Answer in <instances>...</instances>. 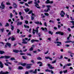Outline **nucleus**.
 Returning a JSON list of instances; mask_svg holds the SVG:
<instances>
[{
	"label": "nucleus",
	"mask_w": 74,
	"mask_h": 74,
	"mask_svg": "<svg viewBox=\"0 0 74 74\" xmlns=\"http://www.w3.org/2000/svg\"><path fill=\"white\" fill-rule=\"evenodd\" d=\"M38 29H39V27H38L36 28V30H34V29H33L32 33L33 35H34L35 34V33L36 32H38Z\"/></svg>",
	"instance_id": "f257e3e1"
},
{
	"label": "nucleus",
	"mask_w": 74,
	"mask_h": 74,
	"mask_svg": "<svg viewBox=\"0 0 74 74\" xmlns=\"http://www.w3.org/2000/svg\"><path fill=\"white\" fill-rule=\"evenodd\" d=\"M5 3V2L3 1L1 2V6H0V8L1 9H4L5 8V5L4 4V3Z\"/></svg>",
	"instance_id": "f03ea898"
},
{
	"label": "nucleus",
	"mask_w": 74,
	"mask_h": 74,
	"mask_svg": "<svg viewBox=\"0 0 74 74\" xmlns=\"http://www.w3.org/2000/svg\"><path fill=\"white\" fill-rule=\"evenodd\" d=\"M46 7L48 8V9L47 10H45L44 11L46 12H48V11H50V8H52V6L51 5H47Z\"/></svg>",
	"instance_id": "7ed1b4c3"
},
{
	"label": "nucleus",
	"mask_w": 74,
	"mask_h": 74,
	"mask_svg": "<svg viewBox=\"0 0 74 74\" xmlns=\"http://www.w3.org/2000/svg\"><path fill=\"white\" fill-rule=\"evenodd\" d=\"M11 57L10 56H2L0 57V59H2L3 58H5V59H8L10 58Z\"/></svg>",
	"instance_id": "20e7f679"
},
{
	"label": "nucleus",
	"mask_w": 74,
	"mask_h": 74,
	"mask_svg": "<svg viewBox=\"0 0 74 74\" xmlns=\"http://www.w3.org/2000/svg\"><path fill=\"white\" fill-rule=\"evenodd\" d=\"M56 34H60L61 36H63L64 35V33L61 32H58L56 33Z\"/></svg>",
	"instance_id": "39448f33"
},
{
	"label": "nucleus",
	"mask_w": 74,
	"mask_h": 74,
	"mask_svg": "<svg viewBox=\"0 0 74 74\" xmlns=\"http://www.w3.org/2000/svg\"><path fill=\"white\" fill-rule=\"evenodd\" d=\"M53 1H50L49 0H47V1H45V3L46 4H53Z\"/></svg>",
	"instance_id": "423d86ee"
},
{
	"label": "nucleus",
	"mask_w": 74,
	"mask_h": 74,
	"mask_svg": "<svg viewBox=\"0 0 74 74\" xmlns=\"http://www.w3.org/2000/svg\"><path fill=\"white\" fill-rule=\"evenodd\" d=\"M32 65H33V64H27V69H30L31 67L30 66H32Z\"/></svg>",
	"instance_id": "0eeeda50"
},
{
	"label": "nucleus",
	"mask_w": 74,
	"mask_h": 74,
	"mask_svg": "<svg viewBox=\"0 0 74 74\" xmlns=\"http://www.w3.org/2000/svg\"><path fill=\"white\" fill-rule=\"evenodd\" d=\"M47 66L48 67H49V69H54V67H52V65L50 64H48Z\"/></svg>",
	"instance_id": "6e6552de"
},
{
	"label": "nucleus",
	"mask_w": 74,
	"mask_h": 74,
	"mask_svg": "<svg viewBox=\"0 0 74 74\" xmlns=\"http://www.w3.org/2000/svg\"><path fill=\"white\" fill-rule=\"evenodd\" d=\"M34 4L36 5H35V7H37V8H40V7H39V5L38 4L37 2L36 1H35L34 2Z\"/></svg>",
	"instance_id": "1a4fd4ad"
},
{
	"label": "nucleus",
	"mask_w": 74,
	"mask_h": 74,
	"mask_svg": "<svg viewBox=\"0 0 74 74\" xmlns=\"http://www.w3.org/2000/svg\"><path fill=\"white\" fill-rule=\"evenodd\" d=\"M13 52H15V53H18V52H19L21 53H22V51L21 50H20L19 51L18 50H13Z\"/></svg>",
	"instance_id": "9d476101"
},
{
	"label": "nucleus",
	"mask_w": 74,
	"mask_h": 74,
	"mask_svg": "<svg viewBox=\"0 0 74 74\" xmlns=\"http://www.w3.org/2000/svg\"><path fill=\"white\" fill-rule=\"evenodd\" d=\"M8 74V72H3V71L0 72V74Z\"/></svg>",
	"instance_id": "9b49d317"
},
{
	"label": "nucleus",
	"mask_w": 74,
	"mask_h": 74,
	"mask_svg": "<svg viewBox=\"0 0 74 74\" xmlns=\"http://www.w3.org/2000/svg\"><path fill=\"white\" fill-rule=\"evenodd\" d=\"M41 29L42 30H44L45 32H47V28L46 27H45L44 28L43 27H42L41 28Z\"/></svg>",
	"instance_id": "f8f14e48"
},
{
	"label": "nucleus",
	"mask_w": 74,
	"mask_h": 74,
	"mask_svg": "<svg viewBox=\"0 0 74 74\" xmlns=\"http://www.w3.org/2000/svg\"><path fill=\"white\" fill-rule=\"evenodd\" d=\"M38 41H39L37 40L32 39L31 40V42L32 43L34 42H38Z\"/></svg>",
	"instance_id": "ddd939ff"
},
{
	"label": "nucleus",
	"mask_w": 74,
	"mask_h": 74,
	"mask_svg": "<svg viewBox=\"0 0 74 74\" xmlns=\"http://www.w3.org/2000/svg\"><path fill=\"white\" fill-rule=\"evenodd\" d=\"M45 58L46 59H49V60H52L53 59H52V58H50V57H45Z\"/></svg>",
	"instance_id": "4468645a"
},
{
	"label": "nucleus",
	"mask_w": 74,
	"mask_h": 74,
	"mask_svg": "<svg viewBox=\"0 0 74 74\" xmlns=\"http://www.w3.org/2000/svg\"><path fill=\"white\" fill-rule=\"evenodd\" d=\"M35 23L36 24H40V25H42V23H41V22H40H40H39V21H37L35 22Z\"/></svg>",
	"instance_id": "2eb2a0df"
},
{
	"label": "nucleus",
	"mask_w": 74,
	"mask_h": 74,
	"mask_svg": "<svg viewBox=\"0 0 74 74\" xmlns=\"http://www.w3.org/2000/svg\"><path fill=\"white\" fill-rule=\"evenodd\" d=\"M55 44H59L60 45H62V42L59 41H56L54 42Z\"/></svg>",
	"instance_id": "dca6fc26"
},
{
	"label": "nucleus",
	"mask_w": 74,
	"mask_h": 74,
	"mask_svg": "<svg viewBox=\"0 0 74 74\" xmlns=\"http://www.w3.org/2000/svg\"><path fill=\"white\" fill-rule=\"evenodd\" d=\"M60 15H65V13L64 12L63 10H62L61 12Z\"/></svg>",
	"instance_id": "f3484780"
},
{
	"label": "nucleus",
	"mask_w": 74,
	"mask_h": 74,
	"mask_svg": "<svg viewBox=\"0 0 74 74\" xmlns=\"http://www.w3.org/2000/svg\"><path fill=\"white\" fill-rule=\"evenodd\" d=\"M5 53V52L4 51H0V54H1V55L3 54V53Z\"/></svg>",
	"instance_id": "a211bd4d"
},
{
	"label": "nucleus",
	"mask_w": 74,
	"mask_h": 74,
	"mask_svg": "<svg viewBox=\"0 0 74 74\" xmlns=\"http://www.w3.org/2000/svg\"><path fill=\"white\" fill-rule=\"evenodd\" d=\"M13 6L14 8H17V5L15 3H13Z\"/></svg>",
	"instance_id": "6ab92c4d"
},
{
	"label": "nucleus",
	"mask_w": 74,
	"mask_h": 74,
	"mask_svg": "<svg viewBox=\"0 0 74 74\" xmlns=\"http://www.w3.org/2000/svg\"><path fill=\"white\" fill-rule=\"evenodd\" d=\"M22 24V22H18L17 23V25H21Z\"/></svg>",
	"instance_id": "aec40b11"
},
{
	"label": "nucleus",
	"mask_w": 74,
	"mask_h": 74,
	"mask_svg": "<svg viewBox=\"0 0 74 74\" xmlns=\"http://www.w3.org/2000/svg\"><path fill=\"white\" fill-rule=\"evenodd\" d=\"M30 10L29 9L27 8L26 9H25V11L26 12H27Z\"/></svg>",
	"instance_id": "412c9836"
},
{
	"label": "nucleus",
	"mask_w": 74,
	"mask_h": 74,
	"mask_svg": "<svg viewBox=\"0 0 74 74\" xmlns=\"http://www.w3.org/2000/svg\"><path fill=\"white\" fill-rule=\"evenodd\" d=\"M38 33V32H36V35H38V36L39 37H40L41 36V34H40V33Z\"/></svg>",
	"instance_id": "4be33fe9"
},
{
	"label": "nucleus",
	"mask_w": 74,
	"mask_h": 74,
	"mask_svg": "<svg viewBox=\"0 0 74 74\" xmlns=\"http://www.w3.org/2000/svg\"><path fill=\"white\" fill-rule=\"evenodd\" d=\"M5 61H6V62L7 63H8V64H11V63L10 62H8V60H6Z\"/></svg>",
	"instance_id": "5701e85b"
},
{
	"label": "nucleus",
	"mask_w": 74,
	"mask_h": 74,
	"mask_svg": "<svg viewBox=\"0 0 74 74\" xmlns=\"http://www.w3.org/2000/svg\"><path fill=\"white\" fill-rule=\"evenodd\" d=\"M33 47H32L31 48L29 49V51H33Z\"/></svg>",
	"instance_id": "b1692460"
},
{
	"label": "nucleus",
	"mask_w": 74,
	"mask_h": 74,
	"mask_svg": "<svg viewBox=\"0 0 74 74\" xmlns=\"http://www.w3.org/2000/svg\"><path fill=\"white\" fill-rule=\"evenodd\" d=\"M68 53H70V54H72V55H74V53H72L70 51H68Z\"/></svg>",
	"instance_id": "393cba45"
},
{
	"label": "nucleus",
	"mask_w": 74,
	"mask_h": 74,
	"mask_svg": "<svg viewBox=\"0 0 74 74\" xmlns=\"http://www.w3.org/2000/svg\"><path fill=\"white\" fill-rule=\"evenodd\" d=\"M11 29L12 30H14V27L12 25H11Z\"/></svg>",
	"instance_id": "a878e982"
},
{
	"label": "nucleus",
	"mask_w": 74,
	"mask_h": 74,
	"mask_svg": "<svg viewBox=\"0 0 74 74\" xmlns=\"http://www.w3.org/2000/svg\"><path fill=\"white\" fill-rule=\"evenodd\" d=\"M6 45L8 46L9 47H10L11 46V44L9 43H6Z\"/></svg>",
	"instance_id": "bb28decb"
},
{
	"label": "nucleus",
	"mask_w": 74,
	"mask_h": 74,
	"mask_svg": "<svg viewBox=\"0 0 74 74\" xmlns=\"http://www.w3.org/2000/svg\"><path fill=\"white\" fill-rule=\"evenodd\" d=\"M18 69L19 70H22L23 69V67L21 66H19L18 67Z\"/></svg>",
	"instance_id": "cd10ccee"
},
{
	"label": "nucleus",
	"mask_w": 74,
	"mask_h": 74,
	"mask_svg": "<svg viewBox=\"0 0 74 74\" xmlns=\"http://www.w3.org/2000/svg\"><path fill=\"white\" fill-rule=\"evenodd\" d=\"M45 71L46 72H47V71H48V72H51V71L50 70L47 69L45 70Z\"/></svg>",
	"instance_id": "c85d7f7f"
},
{
	"label": "nucleus",
	"mask_w": 74,
	"mask_h": 74,
	"mask_svg": "<svg viewBox=\"0 0 74 74\" xmlns=\"http://www.w3.org/2000/svg\"><path fill=\"white\" fill-rule=\"evenodd\" d=\"M41 18H45V16L43 15V14H41Z\"/></svg>",
	"instance_id": "c756f323"
},
{
	"label": "nucleus",
	"mask_w": 74,
	"mask_h": 74,
	"mask_svg": "<svg viewBox=\"0 0 74 74\" xmlns=\"http://www.w3.org/2000/svg\"><path fill=\"white\" fill-rule=\"evenodd\" d=\"M67 30L68 32H71V29H70V28H67Z\"/></svg>",
	"instance_id": "7c9ffc66"
},
{
	"label": "nucleus",
	"mask_w": 74,
	"mask_h": 74,
	"mask_svg": "<svg viewBox=\"0 0 74 74\" xmlns=\"http://www.w3.org/2000/svg\"><path fill=\"white\" fill-rule=\"evenodd\" d=\"M21 64V66H26V64L25 63H22Z\"/></svg>",
	"instance_id": "2f4dec72"
},
{
	"label": "nucleus",
	"mask_w": 74,
	"mask_h": 74,
	"mask_svg": "<svg viewBox=\"0 0 74 74\" xmlns=\"http://www.w3.org/2000/svg\"><path fill=\"white\" fill-rule=\"evenodd\" d=\"M24 26L25 27V28H29V26L27 25H24Z\"/></svg>",
	"instance_id": "473e14b6"
},
{
	"label": "nucleus",
	"mask_w": 74,
	"mask_h": 74,
	"mask_svg": "<svg viewBox=\"0 0 74 74\" xmlns=\"http://www.w3.org/2000/svg\"><path fill=\"white\" fill-rule=\"evenodd\" d=\"M33 73L34 74H36L37 73V69H35V71H33Z\"/></svg>",
	"instance_id": "72a5a7b5"
},
{
	"label": "nucleus",
	"mask_w": 74,
	"mask_h": 74,
	"mask_svg": "<svg viewBox=\"0 0 74 74\" xmlns=\"http://www.w3.org/2000/svg\"><path fill=\"white\" fill-rule=\"evenodd\" d=\"M11 40L12 41H14L15 40V39L14 37H12L11 38Z\"/></svg>",
	"instance_id": "f704fd0d"
},
{
	"label": "nucleus",
	"mask_w": 74,
	"mask_h": 74,
	"mask_svg": "<svg viewBox=\"0 0 74 74\" xmlns=\"http://www.w3.org/2000/svg\"><path fill=\"white\" fill-rule=\"evenodd\" d=\"M22 43L24 44H26L27 43V42L25 41H23L22 42Z\"/></svg>",
	"instance_id": "c9c22d12"
},
{
	"label": "nucleus",
	"mask_w": 74,
	"mask_h": 74,
	"mask_svg": "<svg viewBox=\"0 0 74 74\" xmlns=\"http://www.w3.org/2000/svg\"><path fill=\"white\" fill-rule=\"evenodd\" d=\"M44 14H45V15H46V16H48L49 15V14H48V13H44Z\"/></svg>",
	"instance_id": "e433bc0d"
},
{
	"label": "nucleus",
	"mask_w": 74,
	"mask_h": 74,
	"mask_svg": "<svg viewBox=\"0 0 74 74\" xmlns=\"http://www.w3.org/2000/svg\"><path fill=\"white\" fill-rule=\"evenodd\" d=\"M4 30V28H3L1 29V31L2 32H3Z\"/></svg>",
	"instance_id": "4c0bfd02"
},
{
	"label": "nucleus",
	"mask_w": 74,
	"mask_h": 74,
	"mask_svg": "<svg viewBox=\"0 0 74 74\" xmlns=\"http://www.w3.org/2000/svg\"><path fill=\"white\" fill-rule=\"evenodd\" d=\"M5 27H7V26H9V24L8 23H6V25H5Z\"/></svg>",
	"instance_id": "58836bf2"
},
{
	"label": "nucleus",
	"mask_w": 74,
	"mask_h": 74,
	"mask_svg": "<svg viewBox=\"0 0 74 74\" xmlns=\"http://www.w3.org/2000/svg\"><path fill=\"white\" fill-rule=\"evenodd\" d=\"M49 23H53V22H54V21H53V20H50V21H49Z\"/></svg>",
	"instance_id": "ea45409f"
},
{
	"label": "nucleus",
	"mask_w": 74,
	"mask_h": 74,
	"mask_svg": "<svg viewBox=\"0 0 74 74\" xmlns=\"http://www.w3.org/2000/svg\"><path fill=\"white\" fill-rule=\"evenodd\" d=\"M68 66H71V64L70 63H69L67 64Z\"/></svg>",
	"instance_id": "a19ab883"
},
{
	"label": "nucleus",
	"mask_w": 74,
	"mask_h": 74,
	"mask_svg": "<svg viewBox=\"0 0 74 74\" xmlns=\"http://www.w3.org/2000/svg\"><path fill=\"white\" fill-rule=\"evenodd\" d=\"M49 34H51V35H52V34H53V33L51 31H49Z\"/></svg>",
	"instance_id": "79ce46f5"
},
{
	"label": "nucleus",
	"mask_w": 74,
	"mask_h": 74,
	"mask_svg": "<svg viewBox=\"0 0 74 74\" xmlns=\"http://www.w3.org/2000/svg\"><path fill=\"white\" fill-rule=\"evenodd\" d=\"M32 2H33V1H29L28 3L29 4H32Z\"/></svg>",
	"instance_id": "37998d69"
},
{
	"label": "nucleus",
	"mask_w": 74,
	"mask_h": 74,
	"mask_svg": "<svg viewBox=\"0 0 74 74\" xmlns=\"http://www.w3.org/2000/svg\"><path fill=\"white\" fill-rule=\"evenodd\" d=\"M63 72L64 73H67V70H65L63 71Z\"/></svg>",
	"instance_id": "c03bdc74"
},
{
	"label": "nucleus",
	"mask_w": 74,
	"mask_h": 74,
	"mask_svg": "<svg viewBox=\"0 0 74 74\" xmlns=\"http://www.w3.org/2000/svg\"><path fill=\"white\" fill-rule=\"evenodd\" d=\"M33 12V11L32 10H31V11H29V12H28V14H30L31 13H32Z\"/></svg>",
	"instance_id": "a18cd8bd"
},
{
	"label": "nucleus",
	"mask_w": 74,
	"mask_h": 74,
	"mask_svg": "<svg viewBox=\"0 0 74 74\" xmlns=\"http://www.w3.org/2000/svg\"><path fill=\"white\" fill-rule=\"evenodd\" d=\"M6 4H7V5H10L11 4L9 2H7L6 3Z\"/></svg>",
	"instance_id": "49530a36"
},
{
	"label": "nucleus",
	"mask_w": 74,
	"mask_h": 74,
	"mask_svg": "<svg viewBox=\"0 0 74 74\" xmlns=\"http://www.w3.org/2000/svg\"><path fill=\"white\" fill-rule=\"evenodd\" d=\"M11 60H15V58H10Z\"/></svg>",
	"instance_id": "de8ad7c7"
},
{
	"label": "nucleus",
	"mask_w": 74,
	"mask_h": 74,
	"mask_svg": "<svg viewBox=\"0 0 74 74\" xmlns=\"http://www.w3.org/2000/svg\"><path fill=\"white\" fill-rule=\"evenodd\" d=\"M20 18L21 20H23V17L22 16H20Z\"/></svg>",
	"instance_id": "09e8293b"
},
{
	"label": "nucleus",
	"mask_w": 74,
	"mask_h": 74,
	"mask_svg": "<svg viewBox=\"0 0 74 74\" xmlns=\"http://www.w3.org/2000/svg\"><path fill=\"white\" fill-rule=\"evenodd\" d=\"M42 59L40 57H38L37 58V59H38V60H41Z\"/></svg>",
	"instance_id": "8fccbe9b"
},
{
	"label": "nucleus",
	"mask_w": 74,
	"mask_h": 74,
	"mask_svg": "<svg viewBox=\"0 0 74 74\" xmlns=\"http://www.w3.org/2000/svg\"><path fill=\"white\" fill-rule=\"evenodd\" d=\"M17 33H19V32H20V30L18 29H17Z\"/></svg>",
	"instance_id": "3c124183"
},
{
	"label": "nucleus",
	"mask_w": 74,
	"mask_h": 74,
	"mask_svg": "<svg viewBox=\"0 0 74 74\" xmlns=\"http://www.w3.org/2000/svg\"><path fill=\"white\" fill-rule=\"evenodd\" d=\"M25 23H26V24H28V23H29V22L27 21H25Z\"/></svg>",
	"instance_id": "603ef678"
},
{
	"label": "nucleus",
	"mask_w": 74,
	"mask_h": 74,
	"mask_svg": "<svg viewBox=\"0 0 74 74\" xmlns=\"http://www.w3.org/2000/svg\"><path fill=\"white\" fill-rule=\"evenodd\" d=\"M29 73H33V70H30L29 71Z\"/></svg>",
	"instance_id": "864d4df0"
},
{
	"label": "nucleus",
	"mask_w": 74,
	"mask_h": 74,
	"mask_svg": "<svg viewBox=\"0 0 74 74\" xmlns=\"http://www.w3.org/2000/svg\"><path fill=\"white\" fill-rule=\"evenodd\" d=\"M44 25H45V26H47V23L46 22H45L44 23Z\"/></svg>",
	"instance_id": "5fc2aeb1"
},
{
	"label": "nucleus",
	"mask_w": 74,
	"mask_h": 74,
	"mask_svg": "<svg viewBox=\"0 0 74 74\" xmlns=\"http://www.w3.org/2000/svg\"><path fill=\"white\" fill-rule=\"evenodd\" d=\"M0 67L1 68H3V64H1V65H0Z\"/></svg>",
	"instance_id": "6e6d98bb"
},
{
	"label": "nucleus",
	"mask_w": 74,
	"mask_h": 74,
	"mask_svg": "<svg viewBox=\"0 0 74 74\" xmlns=\"http://www.w3.org/2000/svg\"><path fill=\"white\" fill-rule=\"evenodd\" d=\"M56 60H55L54 61H53L52 62V63H55L56 62Z\"/></svg>",
	"instance_id": "4d7b16f0"
},
{
	"label": "nucleus",
	"mask_w": 74,
	"mask_h": 74,
	"mask_svg": "<svg viewBox=\"0 0 74 74\" xmlns=\"http://www.w3.org/2000/svg\"><path fill=\"white\" fill-rule=\"evenodd\" d=\"M22 57L23 59H26V57L25 56H23Z\"/></svg>",
	"instance_id": "13d9d810"
},
{
	"label": "nucleus",
	"mask_w": 74,
	"mask_h": 74,
	"mask_svg": "<svg viewBox=\"0 0 74 74\" xmlns=\"http://www.w3.org/2000/svg\"><path fill=\"white\" fill-rule=\"evenodd\" d=\"M32 16H36V15L33 13H32Z\"/></svg>",
	"instance_id": "bf43d9fd"
},
{
	"label": "nucleus",
	"mask_w": 74,
	"mask_h": 74,
	"mask_svg": "<svg viewBox=\"0 0 74 74\" xmlns=\"http://www.w3.org/2000/svg\"><path fill=\"white\" fill-rule=\"evenodd\" d=\"M47 40H49V41H51V38H49L47 39Z\"/></svg>",
	"instance_id": "052dcab7"
},
{
	"label": "nucleus",
	"mask_w": 74,
	"mask_h": 74,
	"mask_svg": "<svg viewBox=\"0 0 74 74\" xmlns=\"http://www.w3.org/2000/svg\"><path fill=\"white\" fill-rule=\"evenodd\" d=\"M4 64L5 66H8V64L5 63Z\"/></svg>",
	"instance_id": "680f3d73"
},
{
	"label": "nucleus",
	"mask_w": 74,
	"mask_h": 74,
	"mask_svg": "<svg viewBox=\"0 0 74 74\" xmlns=\"http://www.w3.org/2000/svg\"><path fill=\"white\" fill-rule=\"evenodd\" d=\"M65 47H70V45H66L65 46Z\"/></svg>",
	"instance_id": "e2e57ef3"
},
{
	"label": "nucleus",
	"mask_w": 74,
	"mask_h": 74,
	"mask_svg": "<svg viewBox=\"0 0 74 74\" xmlns=\"http://www.w3.org/2000/svg\"><path fill=\"white\" fill-rule=\"evenodd\" d=\"M33 19H34V17L31 16V20H33Z\"/></svg>",
	"instance_id": "0e129e2a"
},
{
	"label": "nucleus",
	"mask_w": 74,
	"mask_h": 74,
	"mask_svg": "<svg viewBox=\"0 0 74 74\" xmlns=\"http://www.w3.org/2000/svg\"><path fill=\"white\" fill-rule=\"evenodd\" d=\"M25 5L27 6V7H29V5H28V4L27 3H25Z\"/></svg>",
	"instance_id": "69168bd1"
},
{
	"label": "nucleus",
	"mask_w": 74,
	"mask_h": 74,
	"mask_svg": "<svg viewBox=\"0 0 74 74\" xmlns=\"http://www.w3.org/2000/svg\"><path fill=\"white\" fill-rule=\"evenodd\" d=\"M48 52H49L48 51H47L45 53H44L45 54H47V53H48Z\"/></svg>",
	"instance_id": "338daca9"
},
{
	"label": "nucleus",
	"mask_w": 74,
	"mask_h": 74,
	"mask_svg": "<svg viewBox=\"0 0 74 74\" xmlns=\"http://www.w3.org/2000/svg\"><path fill=\"white\" fill-rule=\"evenodd\" d=\"M25 74H29V72L28 71H26L25 73Z\"/></svg>",
	"instance_id": "774afa93"
}]
</instances>
